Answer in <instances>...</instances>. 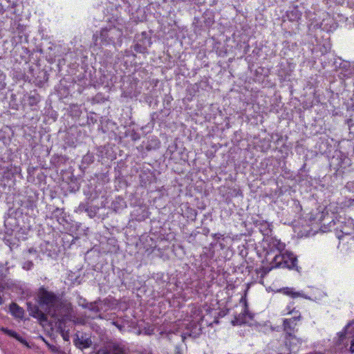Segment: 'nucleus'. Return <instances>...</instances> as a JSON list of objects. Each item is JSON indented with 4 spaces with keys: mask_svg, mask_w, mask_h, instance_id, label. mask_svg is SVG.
Returning a JSON list of instances; mask_svg holds the SVG:
<instances>
[{
    "mask_svg": "<svg viewBox=\"0 0 354 354\" xmlns=\"http://www.w3.org/2000/svg\"><path fill=\"white\" fill-rule=\"evenodd\" d=\"M36 301L37 304L28 302L27 309L29 315L36 318L41 325L48 324V315L57 319L60 326L71 319L73 310L71 304L44 286L39 288Z\"/></svg>",
    "mask_w": 354,
    "mask_h": 354,
    "instance_id": "f257e3e1",
    "label": "nucleus"
},
{
    "mask_svg": "<svg viewBox=\"0 0 354 354\" xmlns=\"http://www.w3.org/2000/svg\"><path fill=\"white\" fill-rule=\"evenodd\" d=\"M122 37L123 31L121 28L115 25H109L93 34V41L96 46L109 45L121 46Z\"/></svg>",
    "mask_w": 354,
    "mask_h": 354,
    "instance_id": "f03ea898",
    "label": "nucleus"
},
{
    "mask_svg": "<svg viewBox=\"0 0 354 354\" xmlns=\"http://www.w3.org/2000/svg\"><path fill=\"white\" fill-rule=\"evenodd\" d=\"M93 70L94 75L92 74L91 71L88 73L85 71L84 79L88 82L87 85L93 86L94 87L104 86V87L111 89L118 83L117 81L119 77L111 72L102 73L101 71H99L97 74L96 71L94 68Z\"/></svg>",
    "mask_w": 354,
    "mask_h": 354,
    "instance_id": "7ed1b4c3",
    "label": "nucleus"
},
{
    "mask_svg": "<svg viewBox=\"0 0 354 354\" xmlns=\"http://www.w3.org/2000/svg\"><path fill=\"white\" fill-rule=\"evenodd\" d=\"M215 24V12L206 9L201 16H195L192 22V27L194 33L201 35L202 32L209 29Z\"/></svg>",
    "mask_w": 354,
    "mask_h": 354,
    "instance_id": "20e7f679",
    "label": "nucleus"
},
{
    "mask_svg": "<svg viewBox=\"0 0 354 354\" xmlns=\"http://www.w3.org/2000/svg\"><path fill=\"white\" fill-rule=\"evenodd\" d=\"M322 225V232H326L329 231L340 232L342 234L349 235L354 231V223L351 219L346 221V218L339 216L338 218L333 219L329 223L328 227H326L325 223Z\"/></svg>",
    "mask_w": 354,
    "mask_h": 354,
    "instance_id": "39448f33",
    "label": "nucleus"
},
{
    "mask_svg": "<svg viewBox=\"0 0 354 354\" xmlns=\"http://www.w3.org/2000/svg\"><path fill=\"white\" fill-rule=\"evenodd\" d=\"M297 258L292 252L286 250L276 254L272 261V268H287L288 269H295L299 272V268L297 265Z\"/></svg>",
    "mask_w": 354,
    "mask_h": 354,
    "instance_id": "423d86ee",
    "label": "nucleus"
},
{
    "mask_svg": "<svg viewBox=\"0 0 354 354\" xmlns=\"http://www.w3.org/2000/svg\"><path fill=\"white\" fill-rule=\"evenodd\" d=\"M25 200L22 201V209L20 214H22L24 210H26L25 214L30 216H35L38 213L37 202L39 200L38 191L32 189L28 188L25 192Z\"/></svg>",
    "mask_w": 354,
    "mask_h": 354,
    "instance_id": "0eeeda50",
    "label": "nucleus"
},
{
    "mask_svg": "<svg viewBox=\"0 0 354 354\" xmlns=\"http://www.w3.org/2000/svg\"><path fill=\"white\" fill-rule=\"evenodd\" d=\"M120 88L124 97H137L141 93L138 84L139 80L131 75L120 76Z\"/></svg>",
    "mask_w": 354,
    "mask_h": 354,
    "instance_id": "6e6552de",
    "label": "nucleus"
},
{
    "mask_svg": "<svg viewBox=\"0 0 354 354\" xmlns=\"http://www.w3.org/2000/svg\"><path fill=\"white\" fill-rule=\"evenodd\" d=\"M67 115L79 126H85L88 123V113L86 109L77 104H71L66 109Z\"/></svg>",
    "mask_w": 354,
    "mask_h": 354,
    "instance_id": "1a4fd4ad",
    "label": "nucleus"
},
{
    "mask_svg": "<svg viewBox=\"0 0 354 354\" xmlns=\"http://www.w3.org/2000/svg\"><path fill=\"white\" fill-rule=\"evenodd\" d=\"M151 44L152 41L150 34L144 31L141 33L136 34L132 48L136 53L147 54L149 53V48Z\"/></svg>",
    "mask_w": 354,
    "mask_h": 354,
    "instance_id": "9d476101",
    "label": "nucleus"
},
{
    "mask_svg": "<svg viewBox=\"0 0 354 354\" xmlns=\"http://www.w3.org/2000/svg\"><path fill=\"white\" fill-rule=\"evenodd\" d=\"M334 161L337 162L336 165L337 167L335 174L336 176L343 177L344 170L346 169L351 171L353 162L351 158L348 156V152L346 153L340 151L337 157L333 156L331 159L330 167L333 165Z\"/></svg>",
    "mask_w": 354,
    "mask_h": 354,
    "instance_id": "9b49d317",
    "label": "nucleus"
},
{
    "mask_svg": "<svg viewBox=\"0 0 354 354\" xmlns=\"http://www.w3.org/2000/svg\"><path fill=\"white\" fill-rule=\"evenodd\" d=\"M73 167H69L61 176L62 181L67 184V190L70 193H75L80 190L82 178L80 176H75L72 171Z\"/></svg>",
    "mask_w": 354,
    "mask_h": 354,
    "instance_id": "f8f14e48",
    "label": "nucleus"
},
{
    "mask_svg": "<svg viewBox=\"0 0 354 354\" xmlns=\"http://www.w3.org/2000/svg\"><path fill=\"white\" fill-rule=\"evenodd\" d=\"M166 155L169 156V159L173 160L176 163L186 162L189 158L186 149L183 146L179 147L176 142L168 147Z\"/></svg>",
    "mask_w": 354,
    "mask_h": 354,
    "instance_id": "ddd939ff",
    "label": "nucleus"
},
{
    "mask_svg": "<svg viewBox=\"0 0 354 354\" xmlns=\"http://www.w3.org/2000/svg\"><path fill=\"white\" fill-rule=\"evenodd\" d=\"M34 51L30 52L22 43L17 42L11 50V55L17 62H24L27 64L31 61Z\"/></svg>",
    "mask_w": 354,
    "mask_h": 354,
    "instance_id": "4468645a",
    "label": "nucleus"
},
{
    "mask_svg": "<svg viewBox=\"0 0 354 354\" xmlns=\"http://www.w3.org/2000/svg\"><path fill=\"white\" fill-rule=\"evenodd\" d=\"M69 157L66 155L54 153L50 157L48 169L54 170L57 173L60 171V176H62L64 171H67V169L64 168L69 163Z\"/></svg>",
    "mask_w": 354,
    "mask_h": 354,
    "instance_id": "2eb2a0df",
    "label": "nucleus"
},
{
    "mask_svg": "<svg viewBox=\"0 0 354 354\" xmlns=\"http://www.w3.org/2000/svg\"><path fill=\"white\" fill-rule=\"evenodd\" d=\"M41 97L37 90L30 91L24 95L21 99V104L23 108L30 107L31 110H37Z\"/></svg>",
    "mask_w": 354,
    "mask_h": 354,
    "instance_id": "dca6fc26",
    "label": "nucleus"
},
{
    "mask_svg": "<svg viewBox=\"0 0 354 354\" xmlns=\"http://www.w3.org/2000/svg\"><path fill=\"white\" fill-rule=\"evenodd\" d=\"M95 354H126V351L122 344L109 341L106 342Z\"/></svg>",
    "mask_w": 354,
    "mask_h": 354,
    "instance_id": "f3484780",
    "label": "nucleus"
},
{
    "mask_svg": "<svg viewBox=\"0 0 354 354\" xmlns=\"http://www.w3.org/2000/svg\"><path fill=\"white\" fill-rule=\"evenodd\" d=\"M59 248L54 241H44L39 245V252L52 258L57 257Z\"/></svg>",
    "mask_w": 354,
    "mask_h": 354,
    "instance_id": "a211bd4d",
    "label": "nucleus"
},
{
    "mask_svg": "<svg viewBox=\"0 0 354 354\" xmlns=\"http://www.w3.org/2000/svg\"><path fill=\"white\" fill-rule=\"evenodd\" d=\"M127 166L124 162H120L117 167H115V181L118 183L119 188H126L129 186V183L126 180V175L124 174V169Z\"/></svg>",
    "mask_w": 354,
    "mask_h": 354,
    "instance_id": "6ab92c4d",
    "label": "nucleus"
},
{
    "mask_svg": "<svg viewBox=\"0 0 354 354\" xmlns=\"http://www.w3.org/2000/svg\"><path fill=\"white\" fill-rule=\"evenodd\" d=\"M263 242L267 243V246H264V250L266 251V254H268L274 250L281 253L285 249V244L283 243H281L280 240H278L271 236H267L266 239L264 240Z\"/></svg>",
    "mask_w": 354,
    "mask_h": 354,
    "instance_id": "aec40b11",
    "label": "nucleus"
},
{
    "mask_svg": "<svg viewBox=\"0 0 354 354\" xmlns=\"http://www.w3.org/2000/svg\"><path fill=\"white\" fill-rule=\"evenodd\" d=\"M30 256L33 257L35 259H37L39 257V252L33 247L23 251L22 257L25 261L23 263L22 268L26 270H31L34 266L32 260L29 259Z\"/></svg>",
    "mask_w": 354,
    "mask_h": 354,
    "instance_id": "412c9836",
    "label": "nucleus"
},
{
    "mask_svg": "<svg viewBox=\"0 0 354 354\" xmlns=\"http://www.w3.org/2000/svg\"><path fill=\"white\" fill-rule=\"evenodd\" d=\"M185 239L189 244L195 248L203 247L207 243L206 237L203 236L196 230L187 234Z\"/></svg>",
    "mask_w": 354,
    "mask_h": 354,
    "instance_id": "4be33fe9",
    "label": "nucleus"
},
{
    "mask_svg": "<svg viewBox=\"0 0 354 354\" xmlns=\"http://www.w3.org/2000/svg\"><path fill=\"white\" fill-rule=\"evenodd\" d=\"M139 182L142 187L147 188L151 183L156 182V175L149 169L141 170L139 174Z\"/></svg>",
    "mask_w": 354,
    "mask_h": 354,
    "instance_id": "5701e85b",
    "label": "nucleus"
},
{
    "mask_svg": "<svg viewBox=\"0 0 354 354\" xmlns=\"http://www.w3.org/2000/svg\"><path fill=\"white\" fill-rule=\"evenodd\" d=\"M2 171V178L8 180H15L18 176L22 179L21 168L20 166L11 165L8 169H3Z\"/></svg>",
    "mask_w": 354,
    "mask_h": 354,
    "instance_id": "b1692460",
    "label": "nucleus"
},
{
    "mask_svg": "<svg viewBox=\"0 0 354 354\" xmlns=\"http://www.w3.org/2000/svg\"><path fill=\"white\" fill-rule=\"evenodd\" d=\"M86 334L80 335L78 333L73 336V344L79 349L83 350L92 346V341L90 337H86Z\"/></svg>",
    "mask_w": 354,
    "mask_h": 354,
    "instance_id": "393cba45",
    "label": "nucleus"
},
{
    "mask_svg": "<svg viewBox=\"0 0 354 354\" xmlns=\"http://www.w3.org/2000/svg\"><path fill=\"white\" fill-rule=\"evenodd\" d=\"M213 241L209 243V250H214L215 249L219 248L220 250L225 249L226 245V238L223 234L221 233L213 234L212 235Z\"/></svg>",
    "mask_w": 354,
    "mask_h": 354,
    "instance_id": "a878e982",
    "label": "nucleus"
},
{
    "mask_svg": "<svg viewBox=\"0 0 354 354\" xmlns=\"http://www.w3.org/2000/svg\"><path fill=\"white\" fill-rule=\"evenodd\" d=\"M127 207V201H125L124 198L121 196H116L114 199L112 200L111 205L108 206L109 209L116 214L121 213Z\"/></svg>",
    "mask_w": 354,
    "mask_h": 354,
    "instance_id": "bb28decb",
    "label": "nucleus"
},
{
    "mask_svg": "<svg viewBox=\"0 0 354 354\" xmlns=\"http://www.w3.org/2000/svg\"><path fill=\"white\" fill-rule=\"evenodd\" d=\"M277 76L281 82H284L289 77L292 72L291 64L288 62H281L278 66Z\"/></svg>",
    "mask_w": 354,
    "mask_h": 354,
    "instance_id": "cd10ccee",
    "label": "nucleus"
},
{
    "mask_svg": "<svg viewBox=\"0 0 354 354\" xmlns=\"http://www.w3.org/2000/svg\"><path fill=\"white\" fill-rule=\"evenodd\" d=\"M149 214L148 208L145 205H139L132 211L131 217L132 221L141 222L148 218Z\"/></svg>",
    "mask_w": 354,
    "mask_h": 354,
    "instance_id": "c85d7f7f",
    "label": "nucleus"
},
{
    "mask_svg": "<svg viewBox=\"0 0 354 354\" xmlns=\"http://www.w3.org/2000/svg\"><path fill=\"white\" fill-rule=\"evenodd\" d=\"M93 202L86 200L84 203H81L78 206V210L81 212H85L90 218H94L97 216L100 207L91 205Z\"/></svg>",
    "mask_w": 354,
    "mask_h": 354,
    "instance_id": "c756f323",
    "label": "nucleus"
},
{
    "mask_svg": "<svg viewBox=\"0 0 354 354\" xmlns=\"http://www.w3.org/2000/svg\"><path fill=\"white\" fill-rule=\"evenodd\" d=\"M101 259L102 257H100L99 253L95 251L88 252L85 257L88 265L92 266L95 270L102 268Z\"/></svg>",
    "mask_w": 354,
    "mask_h": 354,
    "instance_id": "7c9ffc66",
    "label": "nucleus"
},
{
    "mask_svg": "<svg viewBox=\"0 0 354 354\" xmlns=\"http://www.w3.org/2000/svg\"><path fill=\"white\" fill-rule=\"evenodd\" d=\"M15 33L17 34V36L13 37L12 39L15 43H22L23 39L26 41L28 40V35L25 33L26 26L24 25L21 24L20 23H15Z\"/></svg>",
    "mask_w": 354,
    "mask_h": 354,
    "instance_id": "2f4dec72",
    "label": "nucleus"
},
{
    "mask_svg": "<svg viewBox=\"0 0 354 354\" xmlns=\"http://www.w3.org/2000/svg\"><path fill=\"white\" fill-rule=\"evenodd\" d=\"M50 218H55L59 224L63 225L68 223V216L64 208L56 207L51 212Z\"/></svg>",
    "mask_w": 354,
    "mask_h": 354,
    "instance_id": "473e14b6",
    "label": "nucleus"
},
{
    "mask_svg": "<svg viewBox=\"0 0 354 354\" xmlns=\"http://www.w3.org/2000/svg\"><path fill=\"white\" fill-rule=\"evenodd\" d=\"M119 248L118 241L115 238H109L106 243L102 244V249L105 252L117 253Z\"/></svg>",
    "mask_w": 354,
    "mask_h": 354,
    "instance_id": "72a5a7b5",
    "label": "nucleus"
},
{
    "mask_svg": "<svg viewBox=\"0 0 354 354\" xmlns=\"http://www.w3.org/2000/svg\"><path fill=\"white\" fill-rule=\"evenodd\" d=\"M0 330L3 332L4 334L15 338L26 347L30 348V346L29 345V343L26 341V339L22 337L16 331L9 329L8 328H5L3 326L0 327Z\"/></svg>",
    "mask_w": 354,
    "mask_h": 354,
    "instance_id": "f704fd0d",
    "label": "nucleus"
},
{
    "mask_svg": "<svg viewBox=\"0 0 354 354\" xmlns=\"http://www.w3.org/2000/svg\"><path fill=\"white\" fill-rule=\"evenodd\" d=\"M95 154V153L94 152L88 151V152L82 157L81 164L80 165V170L84 171V170L87 169L89 165L94 162Z\"/></svg>",
    "mask_w": 354,
    "mask_h": 354,
    "instance_id": "c9c22d12",
    "label": "nucleus"
},
{
    "mask_svg": "<svg viewBox=\"0 0 354 354\" xmlns=\"http://www.w3.org/2000/svg\"><path fill=\"white\" fill-rule=\"evenodd\" d=\"M84 192L86 196V200L93 202L102 193V187L100 185H96L93 188H89L88 190H85Z\"/></svg>",
    "mask_w": 354,
    "mask_h": 354,
    "instance_id": "e433bc0d",
    "label": "nucleus"
},
{
    "mask_svg": "<svg viewBox=\"0 0 354 354\" xmlns=\"http://www.w3.org/2000/svg\"><path fill=\"white\" fill-rule=\"evenodd\" d=\"M300 318V315L298 317H294L292 319H286L283 321V329L286 333V338L288 337H294L295 336L292 334V332L294 330V328L292 326V324L297 320Z\"/></svg>",
    "mask_w": 354,
    "mask_h": 354,
    "instance_id": "4c0bfd02",
    "label": "nucleus"
},
{
    "mask_svg": "<svg viewBox=\"0 0 354 354\" xmlns=\"http://www.w3.org/2000/svg\"><path fill=\"white\" fill-rule=\"evenodd\" d=\"M26 138L28 140L29 142V146L31 147L32 151H33V154H35L37 151L39 149H43L44 148V146L43 145H39L38 144V138H37L36 136V132L34 131V135L32 136L31 134H26Z\"/></svg>",
    "mask_w": 354,
    "mask_h": 354,
    "instance_id": "58836bf2",
    "label": "nucleus"
},
{
    "mask_svg": "<svg viewBox=\"0 0 354 354\" xmlns=\"http://www.w3.org/2000/svg\"><path fill=\"white\" fill-rule=\"evenodd\" d=\"M302 15L297 6H294L291 10L286 12V17L290 21H298Z\"/></svg>",
    "mask_w": 354,
    "mask_h": 354,
    "instance_id": "ea45409f",
    "label": "nucleus"
},
{
    "mask_svg": "<svg viewBox=\"0 0 354 354\" xmlns=\"http://www.w3.org/2000/svg\"><path fill=\"white\" fill-rule=\"evenodd\" d=\"M96 155L101 158L104 157L107 158H112V155L110 153L111 151V147L110 145H105L104 146H100L96 147Z\"/></svg>",
    "mask_w": 354,
    "mask_h": 354,
    "instance_id": "a19ab883",
    "label": "nucleus"
},
{
    "mask_svg": "<svg viewBox=\"0 0 354 354\" xmlns=\"http://www.w3.org/2000/svg\"><path fill=\"white\" fill-rule=\"evenodd\" d=\"M49 78V73L47 71L42 69L39 70L37 76L35 77V82L37 85L42 86L46 82H48Z\"/></svg>",
    "mask_w": 354,
    "mask_h": 354,
    "instance_id": "79ce46f5",
    "label": "nucleus"
},
{
    "mask_svg": "<svg viewBox=\"0 0 354 354\" xmlns=\"http://www.w3.org/2000/svg\"><path fill=\"white\" fill-rule=\"evenodd\" d=\"M10 312L16 318L22 319L24 315V310L17 303L12 302L10 306Z\"/></svg>",
    "mask_w": 354,
    "mask_h": 354,
    "instance_id": "37998d69",
    "label": "nucleus"
},
{
    "mask_svg": "<svg viewBox=\"0 0 354 354\" xmlns=\"http://www.w3.org/2000/svg\"><path fill=\"white\" fill-rule=\"evenodd\" d=\"M240 301L241 302H243V304H244V310H243V313H240L236 317L238 318H241L243 320L244 324H245L246 322H247L246 321V317L248 316L250 319H252L253 315L249 311L248 304L247 300L245 299V296L241 297Z\"/></svg>",
    "mask_w": 354,
    "mask_h": 354,
    "instance_id": "c03bdc74",
    "label": "nucleus"
},
{
    "mask_svg": "<svg viewBox=\"0 0 354 354\" xmlns=\"http://www.w3.org/2000/svg\"><path fill=\"white\" fill-rule=\"evenodd\" d=\"M5 226L9 230L13 231L16 229H22V227L19 225L18 222L16 221V218L10 215L4 221Z\"/></svg>",
    "mask_w": 354,
    "mask_h": 354,
    "instance_id": "a18cd8bd",
    "label": "nucleus"
},
{
    "mask_svg": "<svg viewBox=\"0 0 354 354\" xmlns=\"http://www.w3.org/2000/svg\"><path fill=\"white\" fill-rule=\"evenodd\" d=\"M270 75V69L263 66H258L254 71V75L258 80L263 81Z\"/></svg>",
    "mask_w": 354,
    "mask_h": 354,
    "instance_id": "49530a36",
    "label": "nucleus"
},
{
    "mask_svg": "<svg viewBox=\"0 0 354 354\" xmlns=\"http://www.w3.org/2000/svg\"><path fill=\"white\" fill-rule=\"evenodd\" d=\"M277 291L279 292H283V294L288 295V296L291 297L292 298H296L298 297L306 298V297L304 296V295L303 293H301L300 292H295L293 290V288H292L285 287V288H282L278 290Z\"/></svg>",
    "mask_w": 354,
    "mask_h": 354,
    "instance_id": "de8ad7c7",
    "label": "nucleus"
},
{
    "mask_svg": "<svg viewBox=\"0 0 354 354\" xmlns=\"http://www.w3.org/2000/svg\"><path fill=\"white\" fill-rule=\"evenodd\" d=\"M183 216L192 221H194L196 218L197 211L185 205V209L183 210Z\"/></svg>",
    "mask_w": 354,
    "mask_h": 354,
    "instance_id": "09e8293b",
    "label": "nucleus"
},
{
    "mask_svg": "<svg viewBox=\"0 0 354 354\" xmlns=\"http://www.w3.org/2000/svg\"><path fill=\"white\" fill-rule=\"evenodd\" d=\"M7 151L8 156L6 157L0 156V170H2L3 169H8L9 166L12 165V164L10 162V156H12V153L10 150L8 149H7Z\"/></svg>",
    "mask_w": 354,
    "mask_h": 354,
    "instance_id": "8fccbe9b",
    "label": "nucleus"
},
{
    "mask_svg": "<svg viewBox=\"0 0 354 354\" xmlns=\"http://www.w3.org/2000/svg\"><path fill=\"white\" fill-rule=\"evenodd\" d=\"M169 109L166 111L161 110L160 112H154L151 114V122L155 123L156 121L162 122L164 120V117L169 115Z\"/></svg>",
    "mask_w": 354,
    "mask_h": 354,
    "instance_id": "3c124183",
    "label": "nucleus"
},
{
    "mask_svg": "<svg viewBox=\"0 0 354 354\" xmlns=\"http://www.w3.org/2000/svg\"><path fill=\"white\" fill-rule=\"evenodd\" d=\"M160 147V142L157 138H152L147 141L145 149L147 151L156 150Z\"/></svg>",
    "mask_w": 354,
    "mask_h": 354,
    "instance_id": "603ef678",
    "label": "nucleus"
},
{
    "mask_svg": "<svg viewBox=\"0 0 354 354\" xmlns=\"http://www.w3.org/2000/svg\"><path fill=\"white\" fill-rule=\"evenodd\" d=\"M259 227V232L263 235V241L266 239L267 236H270L272 233V229L270 227L269 224L267 222L261 223Z\"/></svg>",
    "mask_w": 354,
    "mask_h": 354,
    "instance_id": "864d4df0",
    "label": "nucleus"
},
{
    "mask_svg": "<svg viewBox=\"0 0 354 354\" xmlns=\"http://www.w3.org/2000/svg\"><path fill=\"white\" fill-rule=\"evenodd\" d=\"M140 241H142L144 248H147V250L156 248V243L149 236H142Z\"/></svg>",
    "mask_w": 354,
    "mask_h": 354,
    "instance_id": "5fc2aeb1",
    "label": "nucleus"
},
{
    "mask_svg": "<svg viewBox=\"0 0 354 354\" xmlns=\"http://www.w3.org/2000/svg\"><path fill=\"white\" fill-rule=\"evenodd\" d=\"M39 167H33V166H28L27 169V180L28 182H34L35 179V176L39 171Z\"/></svg>",
    "mask_w": 354,
    "mask_h": 354,
    "instance_id": "6e6d98bb",
    "label": "nucleus"
},
{
    "mask_svg": "<svg viewBox=\"0 0 354 354\" xmlns=\"http://www.w3.org/2000/svg\"><path fill=\"white\" fill-rule=\"evenodd\" d=\"M318 215H319V218H318V221H319V224L320 225V230L322 231V225L324 224L323 223H325L326 224V227H328V223L333 220L334 219L333 218V216H329L328 214H327L326 216H324V212H319L318 213Z\"/></svg>",
    "mask_w": 354,
    "mask_h": 354,
    "instance_id": "4d7b16f0",
    "label": "nucleus"
},
{
    "mask_svg": "<svg viewBox=\"0 0 354 354\" xmlns=\"http://www.w3.org/2000/svg\"><path fill=\"white\" fill-rule=\"evenodd\" d=\"M65 145L71 147H75L77 143V139L73 136V134L71 132H67L64 138Z\"/></svg>",
    "mask_w": 354,
    "mask_h": 354,
    "instance_id": "13d9d810",
    "label": "nucleus"
},
{
    "mask_svg": "<svg viewBox=\"0 0 354 354\" xmlns=\"http://www.w3.org/2000/svg\"><path fill=\"white\" fill-rule=\"evenodd\" d=\"M128 274H129V273H127V272L125 269L119 270L118 272V277L119 278V279L121 282V286H124L125 288L127 287L126 279H127V277Z\"/></svg>",
    "mask_w": 354,
    "mask_h": 354,
    "instance_id": "bf43d9fd",
    "label": "nucleus"
},
{
    "mask_svg": "<svg viewBox=\"0 0 354 354\" xmlns=\"http://www.w3.org/2000/svg\"><path fill=\"white\" fill-rule=\"evenodd\" d=\"M87 306H84L85 309H88L91 311H93L94 313H100L102 309V306H100L98 305H96V303L93 302H88V304H86Z\"/></svg>",
    "mask_w": 354,
    "mask_h": 354,
    "instance_id": "052dcab7",
    "label": "nucleus"
},
{
    "mask_svg": "<svg viewBox=\"0 0 354 354\" xmlns=\"http://www.w3.org/2000/svg\"><path fill=\"white\" fill-rule=\"evenodd\" d=\"M96 178L98 180L102 181L103 184L109 183L110 180L109 171L96 174Z\"/></svg>",
    "mask_w": 354,
    "mask_h": 354,
    "instance_id": "680f3d73",
    "label": "nucleus"
},
{
    "mask_svg": "<svg viewBox=\"0 0 354 354\" xmlns=\"http://www.w3.org/2000/svg\"><path fill=\"white\" fill-rule=\"evenodd\" d=\"M9 106L10 109L14 110H18L19 104L18 103V100H17V95L12 93L10 96V100L9 102Z\"/></svg>",
    "mask_w": 354,
    "mask_h": 354,
    "instance_id": "e2e57ef3",
    "label": "nucleus"
},
{
    "mask_svg": "<svg viewBox=\"0 0 354 354\" xmlns=\"http://www.w3.org/2000/svg\"><path fill=\"white\" fill-rule=\"evenodd\" d=\"M239 196H242V191L239 188H231L227 192V197L226 200L230 197H237Z\"/></svg>",
    "mask_w": 354,
    "mask_h": 354,
    "instance_id": "0e129e2a",
    "label": "nucleus"
},
{
    "mask_svg": "<svg viewBox=\"0 0 354 354\" xmlns=\"http://www.w3.org/2000/svg\"><path fill=\"white\" fill-rule=\"evenodd\" d=\"M125 133L126 136L127 137H129L132 141H136L140 138V133L136 131L134 129L129 130L127 131Z\"/></svg>",
    "mask_w": 354,
    "mask_h": 354,
    "instance_id": "69168bd1",
    "label": "nucleus"
},
{
    "mask_svg": "<svg viewBox=\"0 0 354 354\" xmlns=\"http://www.w3.org/2000/svg\"><path fill=\"white\" fill-rule=\"evenodd\" d=\"M13 77L18 80L26 81V78H28V76L21 71H15L13 73Z\"/></svg>",
    "mask_w": 354,
    "mask_h": 354,
    "instance_id": "338daca9",
    "label": "nucleus"
},
{
    "mask_svg": "<svg viewBox=\"0 0 354 354\" xmlns=\"http://www.w3.org/2000/svg\"><path fill=\"white\" fill-rule=\"evenodd\" d=\"M344 188L349 192H352L354 194V180H349L348 181L345 186H344Z\"/></svg>",
    "mask_w": 354,
    "mask_h": 354,
    "instance_id": "774afa93",
    "label": "nucleus"
}]
</instances>
